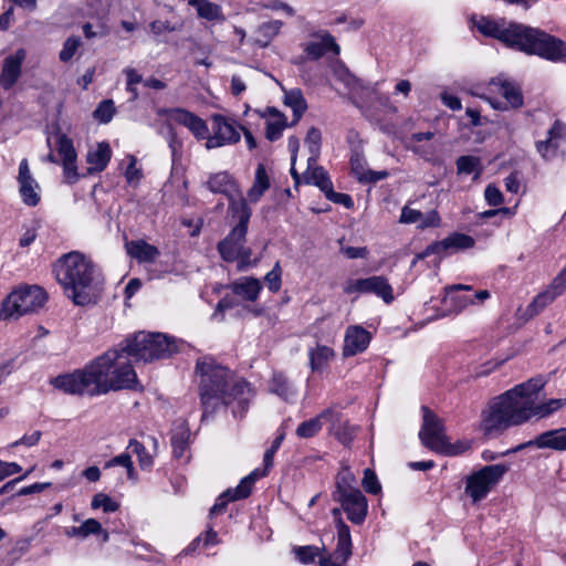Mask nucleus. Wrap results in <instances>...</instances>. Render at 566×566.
Segmentation results:
<instances>
[{"label":"nucleus","instance_id":"61","mask_svg":"<svg viewBox=\"0 0 566 566\" xmlns=\"http://www.w3.org/2000/svg\"><path fill=\"white\" fill-rule=\"evenodd\" d=\"M344 292L347 294L367 293V279H359L347 282L344 287Z\"/></svg>","mask_w":566,"mask_h":566},{"label":"nucleus","instance_id":"43","mask_svg":"<svg viewBox=\"0 0 566 566\" xmlns=\"http://www.w3.org/2000/svg\"><path fill=\"white\" fill-rule=\"evenodd\" d=\"M321 140L322 134L319 129L315 127L310 128L305 138V145L308 148V151L311 153V156L308 158L310 165L315 164L317 160L321 150Z\"/></svg>","mask_w":566,"mask_h":566},{"label":"nucleus","instance_id":"26","mask_svg":"<svg viewBox=\"0 0 566 566\" xmlns=\"http://www.w3.org/2000/svg\"><path fill=\"white\" fill-rule=\"evenodd\" d=\"M399 221L406 224L417 223L418 228L426 229L430 227H439L441 220L436 210L422 213L419 210L405 206L401 210Z\"/></svg>","mask_w":566,"mask_h":566},{"label":"nucleus","instance_id":"31","mask_svg":"<svg viewBox=\"0 0 566 566\" xmlns=\"http://www.w3.org/2000/svg\"><path fill=\"white\" fill-rule=\"evenodd\" d=\"M231 290L235 295L254 302L259 297L262 285L255 277H241L231 284Z\"/></svg>","mask_w":566,"mask_h":566},{"label":"nucleus","instance_id":"51","mask_svg":"<svg viewBox=\"0 0 566 566\" xmlns=\"http://www.w3.org/2000/svg\"><path fill=\"white\" fill-rule=\"evenodd\" d=\"M264 280L271 292L276 293L280 291L282 285V269L280 262L274 264L273 269L266 273Z\"/></svg>","mask_w":566,"mask_h":566},{"label":"nucleus","instance_id":"59","mask_svg":"<svg viewBox=\"0 0 566 566\" xmlns=\"http://www.w3.org/2000/svg\"><path fill=\"white\" fill-rule=\"evenodd\" d=\"M149 27H150V31L155 35H160L165 32H174V31L178 30V28L176 25L171 24L169 21H164V20L153 21Z\"/></svg>","mask_w":566,"mask_h":566},{"label":"nucleus","instance_id":"62","mask_svg":"<svg viewBox=\"0 0 566 566\" xmlns=\"http://www.w3.org/2000/svg\"><path fill=\"white\" fill-rule=\"evenodd\" d=\"M234 306V301L228 296L223 297L217 304V307L212 314V318L216 321L223 319V313L226 310L232 308Z\"/></svg>","mask_w":566,"mask_h":566},{"label":"nucleus","instance_id":"34","mask_svg":"<svg viewBox=\"0 0 566 566\" xmlns=\"http://www.w3.org/2000/svg\"><path fill=\"white\" fill-rule=\"evenodd\" d=\"M269 188L270 178L264 165L260 164L255 170L254 182L248 191V199L251 202H258Z\"/></svg>","mask_w":566,"mask_h":566},{"label":"nucleus","instance_id":"21","mask_svg":"<svg viewBox=\"0 0 566 566\" xmlns=\"http://www.w3.org/2000/svg\"><path fill=\"white\" fill-rule=\"evenodd\" d=\"M335 501L342 504L347 518L354 524H361L367 515L368 503L366 496L359 491L344 495H335Z\"/></svg>","mask_w":566,"mask_h":566},{"label":"nucleus","instance_id":"64","mask_svg":"<svg viewBox=\"0 0 566 566\" xmlns=\"http://www.w3.org/2000/svg\"><path fill=\"white\" fill-rule=\"evenodd\" d=\"M252 251L250 248L244 244L239 249L238 259L239 260V269L244 270L245 268L255 264L256 262H251Z\"/></svg>","mask_w":566,"mask_h":566},{"label":"nucleus","instance_id":"2","mask_svg":"<svg viewBox=\"0 0 566 566\" xmlns=\"http://www.w3.org/2000/svg\"><path fill=\"white\" fill-rule=\"evenodd\" d=\"M129 358L119 344L82 369L57 376L52 384L66 394L91 397L122 389L137 390L140 386Z\"/></svg>","mask_w":566,"mask_h":566},{"label":"nucleus","instance_id":"42","mask_svg":"<svg viewBox=\"0 0 566 566\" xmlns=\"http://www.w3.org/2000/svg\"><path fill=\"white\" fill-rule=\"evenodd\" d=\"M285 104L293 109L294 123H296L306 109V102L300 90H292L285 93Z\"/></svg>","mask_w":566,"mask_h":566},{"label":"nucleus","instance_id":"30","mask_svg":"<svg viewBox=\"0 0 566 566\" xmlns=\"http://www.w3.org/2000/svg\"><path fill=\"white\" fill-rule=\"evenodd\" d=\"M127 253L139 263H151L159 256V250L144 240H134L125 244Z\"/></svg>","mask_w":566,"mask_h":566},{"label":"nucleus","instance_id":"35","mask_svg":"<svg viewBox=\"0 0 566 566\" xmlns=\"http://www.w3.org/2000/svg\"><path fill=\"white\" fill-rule=\"evenodd\" d=\"M367 293L376 294L387 304L394 301L392 287L384 276L367 277Z\"/></svg>","mask_w":566,"mask_h":566},{"label":"nucleus","instance_id":"7","mask_svg":"<svg viewBox=\"0 0 566 566\" xmlns=\"http://www.w3.org/2000/svg\"><path fill=\"white\" fill-rule=\"evenodd\" d=\"M44 291L34 286H24L11 292L0 304V319H17L35 312L44 305Z\"/></svg>","mask_w":566,"mask_h":566},{"label":"nucleus","instance_id":"36","mask_svg":"<svg viewBox=\"0 0 566 566\" xmlns=\"http://www.w3.org/2000/svg\"><path fill=\"white\" fill-rule=\"evenodd\" d=\"M190 6L197 11V14L208 21L223 20L222 9L219 4L209 0H192Z\"/></svg>","mask_w":566,"mask_h":566},{"label":"nucleus","instance_id":"38","mask_svg":"<svg viewBox=\"0 0 566 566\" xmlns=\"http://www.w3.org/2000/svg\"><path fill=\"white\" fill-rule=\"evenodd\" d=\"M287 126L286 119L275 108H269V118L266 120V138L270 140H276L281 137L282 132Z\"/></svg>","mask_w":566,"mask_h":566},{"label":"nucleus","instance_id":"22","mask_svg":"<svg viewBox=\"0 0 566 566\" xmlns=\"http://www.w3.org/2000/svg\"><path fill=\"white\" fill-rule=\"evenodd\" d=\"M371 340V334L360 325H349L344 335L343 356L352 357L364 353Z\"/></svg>","mask_w":566,"mask_h":566},{"label":"nucleus","instance_id":"19","mask_svg":"<svg viewBox=\"0 0 566 566\" xmlns=\"http://www.w3.org/2000/svg\"><path fill=\"white\" fill-rule=\"evenodd\" d=\"M18 182L23 203L29 207L38 206L41 200L40 186L33 178L25 158L19 165Z\"/></svg>","mask_w":566,"mask_h":566},{"label":"nucleus","instance_id":"6","mask_svg":"<svg viewBox=\"0 0 566 566\" xmlns=\"http://www.w3.org/2000/svg\"><path fill=\"white\" fill-rule=\"evenodd\" d=\"M120 345L129 357L144 363L165 359L177 352L174 340L161 333L139 332Z\"/></svg>","mask_w":566,"mask_h":566},{"label":"nucleus","instance_id":"16","mask_svg":"<svg viewBox=\"0 0 566 566\" xmlns=\"http://www.w3.org/2000/svg\"><path fill=\"white\" fill-rule=\"evenodd\" d=\"M263 474V472L254 470L243 478L235 489H228L224 491L219 495L214 505L211 507L210 514H221L229 502L248 497L251 494L253 484L256 480L262 478Z\"/></svg>","mask_w":566,"mask_h":566},{"label":"nucleus","instance_id":"50","mask_svg":"<svg viewBox=\"0 0 566 566\" xmlns=\"http://www.w3.org/2000/svg\"><path fill=\"white\" fill-rule=\"evenodd\" d=\"M81 45H82V42L78 36L67 38L64 41L63 48L59 53L60 61L64 62V63L71 61Z\"/></svg>","mask_w":566,"mask_h":566},{"label":"nucleus","instance_id":"58","mask_svg":"<svg viewBox=\"0 0 566 566\" xmlns=\"http://www.w3.org/2000/svg\"><path fill=\"white\" fill-rule=\"evenodd\" d=\"M485 200L490 206H499L503 202V195L500 189L493 185H489L484 190Z\"/></svg>","mask_w":566,"mask_h":566},{"label":"nucleus","instance_id":"33","mask_svg":"<svg viewBox=\"0 0 566 566\" xmlns=\"http://www.w3.org/2000/svg\"><path fill=\"white\" fill-rule=\"evenodd\" d=\"M333 348L325 345H316L308 349L310 366L313 371H322L334 358Z\"/></svg>","mask_w":566,"mask_h":566},{"label":"nucleus","instance_id":"56","mask_svg":"<svg viewBox=\"0 0 566 566\" xmlns=\"http://www.w3.org/2000/svg\"><path fill=\"white\" fill-rule=\"evenodd\" d=\"M325 197L329 201L342 205L346 208H352L354 206L353 199L349 195L335 192L333 187L325 193Z\"/></svg>","mask_w":566,"mask_h":566},{"label":"nucleus","instance_id":"18","mask_svg":"<svg viewBox=\"0 0 566 566\" xmlns=\"http://www.w3.org/2000/svg\"><path fill=\"white\" fill-rule=\"evenodd\" d=\"M240 140V133L234 123L228 120L221 115L213 116V135L207 137L206 147L213 149L229 144H235Z\"/></svg>","mask_w":566,"mask_h":566},{"label":"nucleus","instance_id":"23","mask_svg":"<svg viewBox=\"0 0 566 566\" xmlns=\"http://www.w3.org/2000/svg\"><path fill=\"white\" fill-rule=\"evenodd\" d=\"M168 119L187 127L196 138L207 139L209 128L203 119L184 108H172L167 112Z\"/></svg>","mask_w":566,"mask_h":566},{"label":"nucleus","instance_id":"47","mask_svg":"<svg viewBox=\"0 0 566 566\" xmlns=\"http://www.w3.org/2000/svg\"><path fill=\"white\" fill-rule=\"evenodd\" d=\"M481 161L478 157L474 156H461L457 160V168L459 174H473L476 175L481 171Z\"/></svg>","mask_w":566,"mask_h":566},{"label":"nucleus","instance_id":"20","mask_svg":"<svg viewBox=\"0 0 566 566\" xmlns=\"http://www.w3.org/2000/svg\"><path fill=\"white\" fill-rule=\"evenodd\" d=\"M534 446L538 449H551L566 452V428H558L538 434L534 440L518 444L509 452L516 453L526 447Z\"/></svg>","mask_w":566,"mask_h":566},{"label":"nucleus","instance_id":"39","mask_svg":"<svg viewBox=\"0 0 566 566\" xmlns=\"http://www.w3.org/2000/svg\"><path fill=\"white\" fill-rule=\"evenodd\" d=\"M189 437L190 431L184 422L175 426L171 434V446L175 457L180 458L185 454Z\"/></svg>","mask_w":566,"mask_h":566},{"label":"nucleus","instance_id":"49","mask_svg":"<svg viewBox=\"0 0 566 566\" xmlns=\"http://www.w3.org/2000/svg\"><path fill=\"white\" fill-rule=\"evenodd\" d=\"M91 506L94 510L102 509L105 513L116 512L119 507L111 496L105 493H97L93 496Z\"/></svg>","mask_w":566,"mask_h":566},{"label":"nucleus","instance_id":"4","mask_svg":"<svg viewBox=\"0 0 566 566\" xmlns=\"http://www.w3.org/2000/svg\"><path fill=\"white\" fill-rule=\"evenodd\" d=\"M472 23L483 35L497 39L510 48L549 61L566 60V42L539 29L483 15L473 18Z\"/></svg>","mask_w":566,"mask_h":566},{"label":"nucleus","instance_id":"25","mask_svg":"<svg viewBox=\"0 0 566 566\" xmlns=\"http://www.w3.org/2000/svg\"><path fill=\"white\" fill-rule=\"evenodd\" d=\"M27 52L19 49L14 54L7 56L3 61L0 84L6 88H11L21 74V66L25 60Z\"/></svg>","mask_w":566,"mask_h":566},{"label":"nucleus","instance_id":"29","mask_svg":"<svg viewBox=\"0 0 566 566\" xmlns=\"http://www.w3.org/2000/svg\"><path fill=\"white\" fill-rule=\"evenodd\" d=\"M334 418L336 419L335 409H325L316 417L300 423L296 429V434L302 439L315 437L321 431L323 423L328 422L329 419Z\"/></svg>","mask_w":566,"mask_h":566},{"label":"nucleus","instance_id":"57","mask_svg":"<svg viewBox=\"0 0 566 566\" xmlns=\"http://www.w3.org/2000/svg\"><path fill=\"white\" fill-rule=\"evenodd\" d=\"M453 300H457L459 305H458V310H462L463 307H465L468 304H472L474 302V300H478L479 302H483L484 300L489 298L490 297V293L489 291L486 290H482V291H479L476 292L473 297H468V296H464V297H455V296H451Z\"/></svg>","mask_w":566,"mask_h":566},{"label":"nucleus","instance_id":"60","mask_svg":"<svg viewBox=\"0 0 566 566\" xmlns=\"http://www.w3.org/2000/svg\"><path fill=\"white\" fill-rule=\"evenodd\" d=\"M41 436V431H33L31 434H24L21 439L12 442L9 447L14 448L21 444L27 447H33L40 441Z\"/></svg>","mask_w":566,"mask_h":566},{"label":"nucleus","instance_id":"9","mask_svg":"<svg viewBox=\"0 0 566 566\" xmlns=\"http://www.w3.org/2000/svg\"><path fill=\"white\" fill-rule=\"evenodd\" d=\"M536 153L545 161L566 159V122L556 118L544 135L534 143Z\"/></svg>","mask_w":566,"mask_h":566},{"label":"nucleus","instance_id":"48","mask_svg":"<svg viewBox=\"0 0 566 566\" xmlns=\"http://www.w3.org/2000/svg\"><path fill=\"white\" fill-rule=\"evenodd\" d=\"M115 114V106L112 99L102 101L93 113L96 120L102 124H107L112 120Z\"/></svg>","mask_w":566,"mask_h":566},{"label":"nucleus","instance_id":"53","mask_svg":"<svg viewBox=\"0 0 566 566\" xmlns=\"http://www.w3.org/2000/svg\"><path fill=\"white\" fill-rule=\"evenodd\" d=\"M297 559L303 564L312 563L318 556V547L315 546H298L294 549Z\"/></svg>","mask_w":566,"mask_h":566},{"label":"nucleus","instance_id":"8","mask_svg":"<svg viewBox=\"0 0 566 566\" xmlns=\"http://www.w3.org/2000/svg\"><path fill=\"white\" fill-rule=\"evenodd\" d=\"M507 471L509 465L503 463L483 467L467 478L465 494L473 503L482 501Z\"/></svg>","mask_w":566,"mask_h":566},{"label":"nucleus","instance_id":"40","mask_svg":"<svg viewBox=\"0 0 566 566\" xmlns=\"http://www.w3.org/2000/svg\"><path fill=\"white\" fill-rule=\"evenodd\" d=\"M312 165L313 164H308V169L305 172L306 181L318 187L324 193H326L333 187L328 172L323 167L312 168Z\"/></svg>","mask_w":566,"mask_h":566},{"label":"nucleus","instance_id":"52","mask_svg":"<svg viewBox=\"0 0 566 566\" xmlns=\"http://www.w3.org/2000/svg\"><path fill=\"white\" fill-rule=\"evenodd\" d=\"M361 484L365 491L370 494H378L381 490L377 475L371 469H365Z\"/></svg>","mask_w":566,"mask_h":566},{"label":"nucleus","instance_id":"63","mask_svg":"<svg viewBox=\"0 0 566 566\" xmlns=\"http://www.w3.org/2000/svg\"><path fill=\"white\" fill-rule=\"evenodd\" d=\"M22 468L15 462H4L0 460V482L6 478L19 473Z\"/></svg>","mask_w":566,"mask_h":566},{"label":"nucleus","instance_id":"17","mask_svg":"<svg viewBox=\"0 0 566 566\" xmlns=\"http://www.w3.org/2000/svg\"><path fill=\"white\" fill-rule=\"evenodd\" d=\"M352 555V537L349 527L339 520L337 522V546L333 554L319 558L321 566H344Z\"/></svg>","mask_w":566,"mask_h":566},{"label":"nucleus","instance_id":"1","mask_svg":"<svg viewBox=\"0 0 566 566\" xmlns=\"http://www.w3.org/2000/svg\"><path fill=\"white\" fill-rule=\"evenodd\" d=\"M545 385V377L537 376L491 399L481 413L480 428L484 434L499 436L511 427L527 422L533 417L546 418L566 406V398L537 403L538 392Z\"/></svg>","mask_w":566,"mask_h":566},{"label":"nucleus","instance_id":"13","mask_svg":"<svg viewBox=\"0 0 566 566\" xmlns=\"http://www.w3.org/2000/svg\"><path fill=\"white\" fill-rule=\"evenodd\" d=\"M206 186L211 192L226 196L229 199V208L233 212L240 211L239 202L248 205L238 184L227 171L211 174L206 181Z\"/></svg>","mask_w":566,"mask_h":566},{"label":"nucleus","instance_id":"27","mask_svg":"<svg viewBox=\"0 0 566 566\" xmlns=\"http://www.w3.org/2000/svg\"><path fill=\"white\" fill-rule=\"evenodd\" d=\"M64 535L69 538L86 539L91 535H102L104 543L108 542L109 534L102 527V524L95 518H87L78 526H71L64 530Z\"/></svg>","mask_w":566,"mask_h":566},{"label":"nucleus","instance_id":"46","mask_svg":"<svg viewBox=\"0 0 566 566\" xmlns=\"http://www.w3.org/2000/svg\"><path fill=\"white\" fill-rule=\"evenodd\" d=\"M113 467H124L127 470L128 479H130V480L136 479V472L134 469V464H133L132 458L128 453H120V454L112 458L111 460H108L105 463V469H109Z\"/></svg>","mask_w":566,"mask_h":566},{"label":"nucleus","instance_id":"14","mask_svg":"<svg viewBox=\"0 0 566 566\" xmlns=\"http://www.w3.org/2000/svg\"><path fill=\"white\" fill-rule=\"evenodd\" d=\"M489 90L492 93L501 94L506 101L505 106L502 102L492 99L484 95L478 93H473V95L486 99L495 109H507L509 107L518 108L523 105V96L521 90L514 83L503 76L492 78L489 83Z\"/></svg>","mask_w":566,"mask_h":566},{"label":"nucleus","instance_id":"44","mask_svg":"<svg viewBox=\"0 0 566 566\" xmlns=\"http://www.w3.org/2000/svg\"><path fill=\"white\" fill-rule=\"evenodd\" d=\"M127 449H130L132 452L138 457V462L143 470L149 469L153 465V457L147 452L145 446L139 441L132 439Z\"/></svg>","mask_w":566,"mask_h":566},{"label":"nucleus","instance_id":"15","mask_svg":"<svg viewBox=\"0 0 566 566\" xmlns=\"http://www.w3.org/2000/svg\"><path fill=\"white\" fill-rule=\"evenodd\" d=\"M474 239L471 235L454 232L441 241L433 242L428 245L424 251L417 254L412 264L417 261L422 260L431 254H442L446 252H457L460 250H467L474 247Z\"/></svg>","mask_w":566,"mask_h":566},{"label":"nucleus","instance_id":"10","mask_svg":"<svg viewBox=\"0 0 566 566\" xmlns=\"http://www.w3.org/2000/svg\"><path fill=\"white\" fill-rule=\"evenodd\" d=\"M239 206L240 211L233 212L238 216L239 223L218 244V251L227 262H233L238 259L239 249L245 243L248 223L252 213L248 205L239 202Z\"/></svg>","mask_w":566,"mask_h":566},{"label":"nucleus","instance_id":"11","mask_svg":"<svg viewBox=\"0 0 566 566\" xmlns=\"http://www.w3.org/2000/svg\"><path fill=\"white\" fill-rule=\"evenodd\" d=\"M52 143H54L55 149L61 157L65 182L70 185L77 182L80 174L77 171V154L73 140L66 134L56 130L46 138V144L50 148Z\"/></svg>","mask_w":566,"mask_h":566},{"label":"nucleus","instance_id":"55","mask_svg":"<svg viewBox=\"0 0 566 566\" xmlns=\"http://www.w3.org/2000/svg\"><path fill=\"white\" fill-rule=\"evenodd\" d=\"M350 167L358 180L364 181L368 169L365 168V160L359 154L356 153L350 157Z\"/></svg>","mask_w":566,"mask_h":566},{"label":"nucleus","instance_id":"5","mask_svg":"<svg viewBox=\"0 0 566 566\" xmlns=\"http://www.w3.org/2000/svg\"><path fill=\"white\" fill-rule=\"evenodd\" d=\"M57 282L75 305L95 304L102 292V276L93 262L84 254L73 251L63 255L54 268Z\"/></svg>","mask_w":566,"mask_h":566},{"label":"nucleus","instance_id":"54","mask_svg":"<svg viewBox=\"0 0 566 566\" xmlns=\"http://www.w3.org/2000/svg\"><path fill=\"white\" fill-rule=\"evenodd\" d=\"M282 440H283V436L277 437L273 441L271 448L265 451L264 457H263L264 470L258 469L260 472L264 473L263 476L266 474V471L273 465L274 454L279 450V448L282 443Z\"/></svg>","mask_w":566,"mask_h":566},{"label":"nucleus","instance_id":"37","mask_svg":"<svg viewBox=\"0 0 566 566\" xmlns=\"http://www.w3.org/2000/svg\"><path fill=\"white\" fill-rule=\"evenodd\" d=\"M270 391L290 401L295 398L296 390L283 374H274L270 384Z\"/></svg>","mask_w":566,"mask_h":566},{"label":"nucleus","instance_id":"3","mask_svg":"<svg viewBox=\"0 0 566 566\" xmlns=\"http://www.w3.org/2000/svg\"><path fill=\"white\" fill-rule=\"evenodd\" d=\"M196 375L199 377L202 420L224 406H232L234 417H242L248 410L252 398L250 385L242 379H237L228 368L216 363L213 358L198 359Z\"/></svg>","mask_w":566,"mask_h":566},{"label":"nucleus","instance_id":"24","mask_svg":"<svg viewBox=\"0 0 566 566\" xmlns=\"http://www.w3.org/2000/svg\"><path fill=\"white\" fill-rule=\"evenodd\" d=\"M304 51L310 59L318 60L328 51H332L334 55H338L340 49L333 35L328 32H319L314 34L313 40L306 43Z\"/></svg>","mask_w":566,"mask_h":566},{"label":"nucleus","instance_id":"12","mask_svg":"<svg viewBox=\"0 0 566 566\" xmlns=\"http://www.w3.org/2000/svg\"><path fill=\"white\" fill-rule=\"evenodd\" d=\"M421 411L422 426L419 431L421 443L434 452L446 450L447 436L442 419L426 406L421 408Z\"/></svg>","mask_w":566,"mask_h":566},{"label":"nucleus","instance_id":"28","mask_svg":"<svg viewBox=\"0 0 566 566\" xmlns=\"http://www.w3.org/2000/svg\"><path fill=\"white\" fill-rule=\"evenodd\" d=\"M112 157V149L106 142L98 143L94 148H91L86 155V163L88 164L87 171L90 174L103 171Z\"/></svg>","mask_w":566,"mask_h":566},{"label":"nucleus","instance_id":"45","mask_svg":"<svg viewBox=\"0 0 566 566\" xmlns=\"http://www.w3.org/2000/svg\"><path fill=\"white\" fill-rule=\"evenodd\" d=\"M126 160L128 165L124 171L125 179L128 185L136 186L143 178L142 168L137 167V158L134 155H127Z\"/></svg>","mask_w":566,"mask_h":566},{"label":"nucleus","instance_id":"41","mask_svg":"<svg viewBox=\"0 0 566 566\" xmlns=\"http://www.w3.org/2000/svg\"><path fill=\"white\" fill-rule=\"evenodd\" d=\"M356 491H359L356 488V476L349 468H343L337 474L336 490L333 493V497H335V495H344Z\"/></svg>","mask_w":566,"mask_h":566},{"label":"nucleus","instance_id":"32","mask_svg":"<svg viewBox=\"0 0 566 566\" xmlns=\"http://www.w3.org/2000/svg\"><path fill=\"white\" fill-rule=\"evenodd\" d=\"M336 419H329V431L343 444H348L355 437L356 427L343 419L342 413L335 410Z\"/></svg>","mask_w":566,"mask_h":566}]
</instances>
